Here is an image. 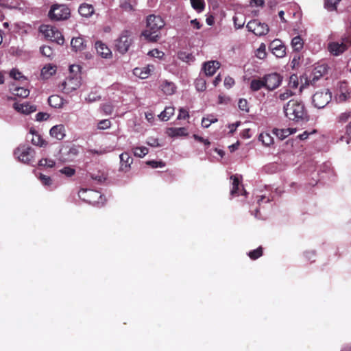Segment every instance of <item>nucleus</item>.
Wrapping results in <instances>:
<instances>
[{
  "mask_svg": "<svg viewBox=\"0 0 351 351\" xmlns=\"http://www.w3.org/2000/svg\"><path fill=\"white\" fill-rule=\"evenodd\" d=\"M153 69V65H147V66L143 67H136L134 69L133 74L141 79H147L150 75Z\"/></svg>",
  "mask_w": 351,
  "mask_h": 351,
  "instance_id": "obj_13",
  "label": "nucleus"
},
{
  "mask_svg": "<svg viewBox=\"0 0 351 351\" xmlns=\"http://www.w3.org/2000/svg\"><path fill=\"white\" fill-rule=\"evenodd\" d=\"M101 109L106 114H111L113 111V106L111 104H105L102 106Z\"/></svg>",
  "mask_w": 351,
  "mask_h": 351,
  "instance_id": "obj_54",
  "label": "nucleus"
},
{
  "mask_svg": "<svg viewBox=\"0 0 351 351\" xmlns=\"http://www.w3.org/2000/svg\"><path fill=\"white\" fill-rule=\"evenodd\" d=\"M291 44H304V40L300 36H296L292 38Z\"/></svg>",
  "mask_w": 351,
  "mask_h": 351,
  "instance_id": "obj_64",
  "label": "nucleus"
},
{
  "mask_svg": "<svg viewBox=\"0 0 351 351\" xmlns=\"http://www.w3.org/2000/svg\"><path fill=\"white\" fill-rule=\"evenodd\" d=\"M147 164L152 168L162 167L165 166V163L162 161L149 160L147 162Z\"/></svg>",
  "mask_w": 351,
  "mask_h": 351,
  "instance_id": "obj_55",
  "label": "nucleus"
},
{
  "mask_svg": "<svg viewBox=\"0 0 351 351\" xmlns=\"http://www.w3.org/2000/svg\"><path fill=\"white\" fill-rule=\"evenodd\" d=\"M88 41L82 36L73 37L71 40V44H84Z\"/></svg>",
  "mask_w": 351,
  "mask_h": 351,
  "instance_id": "obj_56",
  "label": "nucleus"
},
{
  "mask_svg": "<svg viewBox=\"0 0 351 351\" xmlns=\"http://www.w3.org/2000/svg\"><path fill=\"white\" fill-rule=\"evenodd\" d=\"M193 138L196 141L203 143L206 146H209L210 144V141L208 139H204V138L198 136L197 134H193Z\"/></svg>",
  "mask_w": 351,
  "mask_h": 351,
  "instance_id": "obj_60",
  "label": "nucleus"
},
{
  "mask_svg": "<svg viewBox=\"0 0 351 351\" xmlns=\"http://www.w3.org/2000/svg\"><path fill=\"white\" fill-rule=\"evenodd\" d=\"M161 90L167 95H171L175 93L176 86L173 82L167 80L160 84Z\"/></svg>",
  "mask_w": 351,
  "mask_h": 351,
  "instance_id": "obj_20",
  "label": "nucleus"
},
{
  "mask_svg": "<svg viewBox=\"0 0 351 351\" xmlns=\"http://www.w3.org/2000/svg\"><path fill=\"white\" fill-rule=\"evenodd\" d=\"M266 45H260L256 50V56L259 59H264L267 56Z\"/></svg>",
  "mask_w": 351,
  "mask_h": 351,
  "instance_id": "obj_47",
  "label": "nucleus"
},
{
  "mask_svg": "<svg viewBox=\"0 0 351 351\" xmlns=\"http://www.w3.org/2000/svg\"><path fill=\"white\" fill-rule=\"evenodd\" d=\"M97 54L103 58H111L112 53L108 45H95Z\"/></svg>",
  "mask_w": 351,
  "mask_h": 351,
  "instance_id": "obj_18",
  "label": "nucleus"
},
{
  "mask_svg": "<svg viewBox=\"0 0 351 351\" xmlns=\"http://www.w3.org/2000/svg\"><path fill=\"white\" fill-rule=\"evenodd\" d=\"M130 37H131V32L128 30H125L120 35V36L118 39V42L119 44H127V43L131 42Z\"/></svg>",
  "mask_w": 351,
  "mask_h": 351,
  "instance_id": "obj_34",
  "label": "nucleus"
},
{
  "mask_svg": "<svg viewBox=\"0 0 351 351\" xmlns=\"http://www.w3.org/2000/svg\"><path fill=\"white\" fill-rule=\"evenodd\" d=\"M351 97V94L349 92L343 93L341 92L338 96V100L339 102H344L348 100Z\"/></svg>",
  "mask_w": 351,
  "mask_h": 351,
  "instance_id": "obj_53",
  "label": "nucleus"
},
{
  "mask_svg": "<svg viewBox=\"0 0 351 351\" xmlns=\"http://www.w3.org/2000/svg\"><path fill=\"white\" fill-rule=\"evenodd\" d=\"M12 93L14 96L26 98L29 95V90L23 87L16 86L12 89Z\"/></svg>",
  "mask_w": 351,
  "mask_h": 351,
  "instance_id": "obj_28",
  "label": "nucleus"
},
{
  "mask_svg": "<svg viewBox=\"0 0 351 351\" xmlns=\"http://www.w3.org/2000/svg\"><path fill=\"white\" fill-rule=\"evenodd\" d=\"M56 72V66L47 64L41 70V76L45 79H48Z\"/></svg>",
  "mask_w": 351,
  "mask_h": 351,
  "instance_id": "obj_23",
  "label": "nucleus"
},
{
  "mask_svg": "<svg viewBox=\"0 0 351 351\" xmlns=\"http://www.w3.org/2000/svg\"><path fill=\"white\" fill-rule=\"evenodd\" d=\"M220 66V63L218 61H210L204 64V69L206 75H213L217 69Z\"/></svg>",
  "mask_w": 351,
  "mask_h": 351,
  "instance_id": "obj_15",
  "label": "nucleus"
},
{
  "mask_svg": "<svg viewBox=\"0 0 351 351\" xmlns=\"http://www.w3.org/2000/svg\"><path fill=\"white\" fill-rule=\"evenodd\" d=\"M121 7L125 11H130L133 9L132 5L127 1H123L121 4Z\"/></svg>",
  "mask_w": 351,
  "mask_h": 351,
  "instance_id": "obj_62",
  "label": "nucleus"
},
{
  "mask_svg": "<svg viewBox=\"0 0 351 351\" xmlns=\"http://www.w3.org/2000/svg\"><path fill=\"white\" fill-rule=\"evenodd\" d=\"M60 172L66 177H72L75 173V169L71 167H64L62 169L60 170Z\"/></svg>",
  "mask_w": 351,
  "mask_h": 351,
  "instance_id": "obj_45",
  "label": "nucleus"
},
{
  "mask_svg": "<svg viewBox=\"0 0 351 351\" xmlns=\"http://www.w3.org/2000/svg\"><path fill=\"white\" fill-rule=\"evenodd\" d=\"M247 28L250 32H253L256 36L265 35L269 32L267 25L261 23L258 20H252L247 24Z\"/></svg>",
  "mask_w": 351,
  "mask_h": 351,
  "instance_id": "obj_10",
  "label": "nucleus"
},
{
  "mask_svg": "<svg viewBox=\"0 0 351 351\" xmlns=\"http://www.w3.org/2000/svg\"><path fill=\"white\" fill-rule=\"evenodd\" d=\"M273 133L280 140H283L288 136H289L292 132L290 130V129H274Z\"/></svg>",
  "mask_w": 351,
  "mask_h": 351,
  "instance_id": "obj_31",
  "label": "nucleus"
},
{
  "mask_svg": "<svg viewBox=\"0 0 351 351\" xmlns=\"http://www.w3.org/2000/svg\"><path fill=\"white\" fill-rule=\"evenodd\" d=\"M351 117V111H346L341 113L337 117V120L339 123H346Z\"/></svg>",
  "mask_w": 351,
  "mask_h": 351,
  "instance_id": "obj_44",
  "label": "nucleus"
},
{
  "mask_svg": "<svg viewBox=\"0 0 351 351\" xmlns=\"http://www.w3.org/2000/svg\"><path fill=\"white\" fill-rule=\"evenodd\" d=\"M234 84H235V82L232 77H231L230 76L225 77L224 86L226 88L229 89V88H232L234 85Z\"/></svg>",
  "mask_w": 351,
  "mask_h": 351,
  "instance_id": "obj_51",
  "label": "nucleus"
},
{
  "mask_svg": "<svg viewBox=\"0 0 351 351\" xmlns=\"http://www.w3.org/2000/svg\"><path fill=\"white\" fill-rule=\"evenodd\" d=\"M79 146L75 145L65 147L64 152L63 153L64 160L66 161H73L79 154Z\"/></svg>",
  "mask_w": 351,
  "mask_h": 351,
  "instance_id": "obj_14",
  "label": "nucleus"
},
{
  "mask_svg": "<svg viewBox=\"0 0 351 351\" xmlns=\"http://www.w3.org/2000/svg\"><path fill=\"white\" fill-rule=\"evenodd\" d=\"M39 31L47 40L56 44H64V37L56 27L48 25H42L39 27Z\"/></svg>",
  "mask_w": 351,
  "mask_h": 351,
  "instance_id": "obj_3",
  "label": "nucleus"
},
{
  "mask_svg": "<svg viewBox=\"0 0 351 351\" xmlns=\"http://www.w3.org/2000/svg\"><path fill=\"white\" fill-rule=\"evenodd\" d=\"M339 1L340 0H325V7L328 10H334Z\"/></svg>",
  "mask_w": 351,
  "mask_h": 351,
  "instance_id": "obj_48",
  "label": "nucleus"
},
{
  "mask_svg": "<svg viewBox=\"0 0 351 351\" xmlns=\"http://www.w3.org/2000/svg\"><path fill=\"white\" fill-rule=\"evenodd\" d=\"M195 86L198 91H204L206 89V82L203 78L197 79L195 82Z\"/></svg>",
  "mask_w": 351,
  "mask_h": 351,
  "instance_id": "obj_39",
  "label": "nucleus"
},
{
  "mask_svg": "<svg viewBox=\"0 0 351 351\" xmlns=\"http://www.w3.org/2000/svg\"><path fill=\"white\" fill-rule=\"evenodd\" d=\"M49 117V114L46 112H38L36 115V119L38 121L47 120Z\"/></svg>",
  "mask_w": 351,
  "mask_h": 351,
  "instance_id": "obj_58",
  "label": "nucleus"
},
{
  "mask_svg": "<svg viewBox=\"0 0 351 351\" xmlns=\"http://www.w3.org/2000/svg\"><path fill=\"white\" fill-rule=\"evenodd\" d=\"M40 51L44 56L51 59H52L55 55L54 49L51 47V45H43L40 47Z\"/></svg>",
  "mask_w": 351,
  "mask_h": 351,
  "instance_id": "obj_32",
  "label": "nucleus"
},
{
  "mask_svg": "<svg viewBox=\"0 0 351 351\" xmlns=\"http://www.w3.org/2000/svg\"><path fill=\"white\" fill-rule=\"evenodd\" d=\"M10 75L11 77L15 79V80H18L19 79L20 77H21V73L20 71H19L17 69H13L11 70L10 73Z\"/></svg>",
  "mask_w": 351,
  "mask_h": 351,
  "instance_id": "obj_59",
  "label": "nucleus"
},
{
  "mask_svg": "<svg viewBox=\"0 0 351 351\" xmlns=\"http://www.w3.org/2000/svg\"><path fill=\"white\" fill-rule=\"evenodd\" d=\"M56 162L52 159L42 158L39 160L38 165L40 167H53Z\"/></svg>",
  "mask_w": 351,
  "mask_h": 351,
  "instance_id": "obj_43",
  "label": "nucleus"
},
{
  "mask_svg": "<svg viewBox=\"0 0 351 351\" xmlns=\"http://www.w3.org/2000/svg\"><path fill=\"white\" fill-rule=\"evenodd\" d=\"M238 106L240 110L245 112L249 111L248 103L245 99H240L238 103Z\"/></svg>",
  "mask_w": 351,
  "mask_h": 351,
  "instance_id": "obj_49",
  "label": "nucleus"
},
{
  "mask_svg": "<svg viewBox=\"0 0 351 351\" xmlns=\"http://www.w3.org/2000/svg\"><path fill=\"white\" fill-rule=\"evenodd\" d=\"M134 156L143 158L148 154V149L146 147H136L133 149Z\"/></svg>",
  "mask_w": 351,
  "mask_h": 351,
  "instance_id": "obj_37",
  "label": "nucleus"
},
{
  "mask_svg": "<svg viewBox=\"0 0 351 351\" xmlns=\"http://www.w3.org/2000/svg\"><path fill=\"white\" fill-rule=\"evenodd\" d=\"M34 154V150L27 145H21L14 151V155L19 160L27 164L32 161Z\"/></svg>",
  "mask_w": 351,
  "mask_h": 351,
  "instance_id": "obj_6",
  "label": "nucleus"
},
{
  "mask_svg": "<svg viewBox=\"0 0 351 351\" xmlns=\"http://www.w3.org/2000/svg\"><path fill=\"white\" fill-rule=\"evenodd\" d=\"M119 170L121 171L128 172L130 169V166L133 162L132 157L128 152H123L119 156Z\"/></svg>",
  "mask_w": 351,
  "mask_h": 351,
  "instance_id": "obj_11",
  "label": "nucleus"
},
{
  "mask_svg": "<svg viewBox=\"0 0 351 351\" xmlns=\"http://www.w3.org/2000/svg\"><path fill=\"white\" fill-rule=\"evenodd\" d=\"M148 54L150 55L151 56H153V57L160 59L163 57L165 53L162 51H159L156 49L150 51Z\"/></svg>",
  "mask_w": 351,
  "mask_h": 351,
  "instance_id": "obj_57",
  "label": "nucleus"
},
{
  "mask_svg": "<svg viewBox=\"0 0 351 351\" xmlns=\"http://www.w3.org/2000/svg\"><path fill=\"white\" fill-rule=\"evenodd\" d=\"M49 105L55 108H62L64 104V99L62 97L58 95H51L48 98Z\"/></svg>",
  "mask_w": 351,
  "mask_h": 351,
  "instance_id": "obj_19",
  "label": "nucleus"
},
{
  "mask_svg": "<svg viewBox=\"0 0 351 351\" xmlns=\"http://www.w3.org/2000/svg\"><path fill=\"white\" fill-rule=\"evenodd\" d=\"M348 45H328V51L330 54L337 56L347 50Z\"/></svg>",
  "mask_w": 351,
  "mask_h": 351,
  "instance_id": "obj_24",
  "label": "nucleus"
},
{
  "mask_svg": "<svg viewBox=\"0 0 351 351\" xmlns=\"http://www.w3.org/2000/svg\"><path fill=\"white\" fill-rule=\"evenodd\" d=\"M114 47H117L118 51L124 54L128 51L129 45H114Z\"/></svg>",
  "mask_w": 351,
  "mask_h": 351,
  "instance_id": "obj_63",
  "label": "nucleus"
},
{
  "mask_svg": "<svg viewBox=\"0 0 351 351\" xmlns=\"http://www.w3.org/2000/svg\"><path fill=\"white\" fill-rule=\"evenodd\" d=\"M288 85L289 88L293 89H295L298 88L299 85V82L298 77L297 75L293 74L289 77Z\"/></svg>",
  "mask_w": 351,
  "mask_h": 351,
  "instance_id": "obj_41",
  "label": "nucleus"
},
{
  "mask_svg": "<svg viewBox=\"0 0 351 351\" xmlns=\"http://www.w3.org/2000/svg\"><path fill=\"white\" fill-rule=\"evenodd\" d=\"M217 121V119L215 117L213 114L208 115L207 117H204L202 119V125L204 128H208L211 123H215Z\"/></svg>",
  "mask_w": 351,
  "mask_h": 351,
  "instance_id": "obj_35",
  "label": "nucleus"
},
{
  "mask_svg": "<svg viewBox=\"0 0 351 351\" xmlns=\"http://www.w3.org/2000/svg\"><path fill=\"white\" fill-rule=\"evenodd\" d=\"M191 5L193 9L200 12L204 9V0H190Z\"/></svg>",
  "mask_w": 351,
  "mask_h": 351,
  "instance_id": "obj_36",
  "label": "nucleus"
},
{
  "mask_svg": "<svg viewBox=\"0 0 351 351\" xmlns=\"http://www.w3.org/2000/svg\"><path fill=\"white\" fill-rule=\"evenodd\" d=\"M175 108L173 106H167L165 110L158 115L161 121H167L171 116L174 114Z\"/></svg>",
  "mask_w": 351,
  "mask_h": 351,
  "instance_id": "obj_26",
  "label": "nucleus"
},
{
  "mask_svg": "<svg viewBox=\"0 0 351 351\" xmlns=\"http://www.w3.org/2000/svg\"><path fill=\"white\" fill-rule=\"evenodd\" d=\"M146 23V29L142 32V36L147 42H156L158 32L165 25L164 21L160 16L150 14L147 17Z\"/></svg>",
  "mask_w": 351,
  "mask_h": 351,
  "instance_id": "obj_2",
  "label": "nucleus"
},
{
  "mask_svg": "<svg viewBox=\"0 0 351 351\" xmlns=\"http://www.w3.org/2000/svg\"><path fill=\"white\" fill-rule=\"evenodd\" d=\"M80 66L73 64L69 66V71L72 76L68 77L62 82V86L63 89L69 93L71 90H75L78 86L77 75L80 71Z\"/></svg>",
  "mask_w": 351,
  "mask_h": 351,
  "instance_id": "obj_4",
  "label": "nucleus"
},
{
  "mask_svg": "<svg viewBox=\"0 0 351 351\" xmlns=\"http://www.w3.org/2000/svg\"><path fill=\"white\" fill-rule=\"evenodd\" d=\"M38 178L40 181L42 182V184L45 186H51L52 184V180L48 176L40 173Z\"/></svg>",
  "mask_w": 351,
  "mask_h": 351,
  "instance_id": "obj_46",
  "label": "nucleus"
},
{
  "mask_svg": "<svg viewBox=\"0 0 351 351\" xmlns=\"http://www.w3.org/2000/svg\"><path fill=\"white\" fill-rule=\"evenodd\" d=\"M250 88L252 92H256L263 88H265L263 77L252 80L250 82Z\"/></svg>",
  "mask_w": 351,
  "mask_h": 351,
  "instance_id": "obj_21",
  "label": "nucleus"
},
{
  "mask_svg": "<svg viewBox=\"0 0 351 351\" xmlns=\"http://www.w3.org/2000/svg\"><path fill=\"white\" fill-rule=\"evenodd\" d=\"M13 108L18 112H20V113L24 114H29L34 112L36 110V106L30 105L28 103L19 104L17 102H15L13 104Z\"/></svg>",
  "mask_w": 351,
  "mask_h": 351,
  "instance_id": "obj_12",
  "label": "nucleus"
},
{
  "mask_svg": "<svg viewBox=\"0 0 351 351\" xmlns=\"http://www.w3.org/2000/svg\"><path fill=\"white\" fill-rule=\"evenodd\" d=\"M178 57L182 61L186 62L188 63H189L191 62H193L195 60V58L193 56L192 53H191L188 51H180L178 53Z\"/></svg>",
  "mask_w": 351,
  "mask_h": 351,
  "instance_id": "obj_29",
  "label": "nucleus"
},
{
  "mask_svg": "<svg viewBox=\"0 0 351 351\" xmlns=\"http://www.w3.org/2000/svg\"><path fill=\"white\" fill-rule=\"evenodd\" d=\"M234 23L235 27L237 28H241L244 25L245 22L243 20H239V16H234L233 17Z\"/></svg>",
  "mask_w": 351,
  "mask_h": 351,
  "instance_id": "obj_61",
  "label": "nucleus"
},
{
  "mask_svg": "<svg viewBox=\"0 0 351 351\" xmlns=\"http://www.w3.org/2000/svg\"><path fill=\"white\" fill-rule=\"evenodd\" d=\"M328 69V66L326 64H318L315 66L308 77V84L314 85L319 78L327 73Z\"/></svg>",
  "mask_w": 351,
  "mask_h": 351,
  "instance_id": "obj_9",
  "label": "nucleus"
},
{
  "mask_svg": "<svg viewBox=\"0 0 351 351\" xmlns=\"http://www.w3.org/2000/svg\"><path fill=\"white\" fill-rule=\"evenodd\" d=\"M285 117L295 123L307 122L309 115L304 103L298 99H290L283 107Z\"/></svg>",
  "mask_w": 351,
  "mask_h": 351,
  "instance_id": "obj_1",
  "label": "nucleus"
},
{
  "mask_svg": "<svg viewBox=\"0 0 351 351\" xmlns=\"http://www.w3.org/2000/svg\"><path fill=\"white\" fill-rule=\"evenodd\" d=\"M263 77L265 88L268 90H275L281 84L282 81V77L277 73L266 74Z\"/></svg>",
  "mask_w": 351,
  "mask_h": 351,
  "instance_id": "obj_8",
  "label": "nucleus"
},
{
  "mask_svg": "<svg viewBox=\"0 0 351 351\" xmlns=\"http://www.w3.org/2000/svg\"><path fill=\"white\" fill-rule=\"evenodd\" d=\"M48 16L53 21L66 20L70 16V10L65 5L54 4L51 7Z\"/></svg>",
  "mask_w": 351,
  "mask_h": 351,
  "instance_id": "obj_5",
  "label": "nucleus"
},
{
  "mask_svg": "<svg viewBox=\"0 0 351 351\" xmlns=\"http://www.w3.org/2000/svg\"><path fill=\"white\" fill-rule=\"evenodd\" d=\"M294 95V93L290 89H285L283 92L280 93L278 97L281 101H285Z\"/></svg>",
  "mask_w": 351,
  "mask_h": 351,
  "instance_id": "obj_40",
  "label": "nucleus"
},
{
  "mask_svg": "<svg viewBox=\"0 0 351 351\" xmlns=\"http://www.w3.org/2000/svg\"><path fill=\"white\" fill-rule=\"evenodd\" d=\"M167 134L170 137L186 136L188 135L186 128H169L167 130Z\"/></svg>",
  "mask_w": 351,
  "mask_h": 351,
  "instance_id": "obj_16",
  "label": "nucleus"
},
{
  "mask_svg": "<svg viewBox=\"0 0 351 351\" xmlns=\"http://www.w3.org/2000/svg\"><path fill=\"white\" fill-rule=\"evenodd\" d=\"M263 247H258L256 250H253L248 253L249 257L252 260H256L257 258H260L263 256Z\"/></svg>",
  "mask_w": 351,
  "mask_h": 351,
  "instance_id": "obj_38",
  "label": "nucleus"
},
{
  "mask_svg": "<svg viewBox=\"0 0 351 351\" xmlns=\"http://www.w3.org/2000/svg\"><path fill=\"white\" fill-rule=\"evenodd\" d=\"M271 46L269 45V49L277 58H282L286 55V45H275L271 47Z\"/></svg>",
  "mask_w": 351,
  "mask_h": 351,
  "instance_id": "obj_27",
  "label": "nucleus"
},
{
  "mask_svg": "<svg viewBox=\"0 0 351 351\" xmlns=\"http://www.w3.org/2000/svg\"><path fill=\"white\" fill-rule=\"evenodd\" d=\"M258 141L265 146H269L274 143L273 137L269 133H261L258 136Z\"/></svg>",
  "mask_w": 351,
  "mask_h": 351,
  "instance_id": "obj_30",
  "label": "nucleus"
},
{
  "mask_svg": "<svg viewBox=\"0 0 351 351\" xmlns=\"http://www.w3.org/2000/svg\"><path fill=\"white\" fill-rule=\"evenodd\" d=\"M230 179L232 180V187L230 191V195L232 196H237L240 194L239 193L240 181L237 175L231 176Z\"/></svg>",
  "mask_w": 351,
  "mask_h": 351,
  "instance_id": "obj_25",
  "label": "nucleus"
},
{
  "mask_svg": "<svg viewBox=\"0 0 351 351\" xmlns=\"http://www.w3.org/2000/svg\"><path fill=\"white\" fill-rule=\"evenodd\" d=\"M32 143L34 145L43 147L47 145L45 141H44L41 136L38 133L32 132V138L31 139Z\"/></svg>",
  "mask_w": 351,
  "mask_h": 351,
  "instance_id": "obj_33",
  "label": "nucleus"
},
{
  "mask_svg": "<svg viewBox=\"0 0 351 351\" xmlns=\"http://www.w3.org/2000/svg\"><path fill=\"white\" fill-rule=\"evenodd\" d=\"M78 12L81 16L88 17L93 14L94 8L91 5L84 3L80 6Z\"/></svg>",
  "mask_w": 351,
  "mask_h": 351,
  "instance_id": "obj_22",
  "label": "nucleus"
},
{
  "mask_svg": "<svg viewBox=\"0 0 351 351\" xmlns=\"http://www.w3.org/2000/svg\"><path fill=\"white\" fill-rule=\"evenodd\" d=\"M89 175L93 180L97 181L98 183H102L106 180L104 174L100 171H98L97 173H90Z\"/></svg>",
  "mask_w": 351,
  "mask_h": 351,
  "instance_id": "obj_42",
  "label": "nucleus"
},
{
  "mask_svg": "<svg viewBox=\"0 0 351 351\" xmlns=\"http://www.w3.org/2000/svg\"><path fill=\"white\" fill-rule=\"evenodd\" d=\"M65 129L63 125H57L50 130V135L58 139L62 140L65 136Z\"/></svg>",
  "mask_w": 351,
  "mask_h": 351,
  "instance_id": "obj_17",
  "label": "nucleus"
},
{
  "mask_svg": "<svg viewBox=\"0 0 351 351\" xmlns=\"http://www.w3.org/2000/svg\"><path fill=\"white\" fill-rule=\"evenodd\" d=\"M111 126V122L108 119H104L99 122L98 128L100 130H106Z\"/></svg>",
  "mask_w": 351,
  "mask_h": 351,
  "instance_id": "obj_50",
  "label": "nucleus"
},
{
  "mask_svg": "<svg viewBox=\"0 0 351 351\" xmlns=\"http://www.w3.org/2000/svg\"><path fill=\"white\" fill-rule=\"evenodd\" d=\"M332 94L328 89L317 91L313 96V103L317 108H324L331 100Z\"/></svg>",
  "mask_w": 351,
  "mask_h": 351,
  "instance_id": "obj_7",
  "label": "nucleus"
},
{
  "mask_svg": "<svg viewBox=\"0 0 351 351\" xmlns=\"http://www.w3.org/2000/svg\"><path fill=\"white\" fill-rule=\"evenodd\" d=\"M189 117V112L183 108H180L179 114H178L177 119L180 120V119H186Z\"/></svg>",
  "mask_w": 351,
  "mask_h": 351,
  "instance_id": "obj_52",
  "label": "nucleus"
}]
</instances>
